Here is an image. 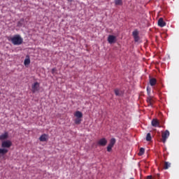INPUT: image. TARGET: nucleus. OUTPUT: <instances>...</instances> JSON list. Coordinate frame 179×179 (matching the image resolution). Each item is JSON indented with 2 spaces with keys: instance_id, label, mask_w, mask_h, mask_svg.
Returning <instances> with one entry per match:
<instances>
[{
  "instance_id": "nucleus-10",
  "label": "nucleus",
  "mask_w": 179,
  "mask_h": 179,
  "mask_svg": "<svg viewBox=\"0 0 179 179\" xmlns=\"http://www.w3.org/2000/svg\"><path fill=\"white\" fill-rule=\"evenodd\" d=\"M157 24L159 27H164L165 26H166V22L164 21V18H159L157 21Z\"/></svg>"
},
{
  "instance_id": "nucleus-3",
  "label": "nucleus",
  "mask_w": 179,
  "mask_h": 179,
  "mask_svg": "<svg viewBox=\"0 0 179 179\" xmlns=\"http://www.w3.org/2000/svg\"><path fill=\"white\" fill-rule=\"evenodd\" d=\"M146 102L148 103V107L153 108L154 107V103H155V100L153 96H149L146 99Z\"/></svg>"
},
{
  "instance_id": "nucleus-9",
  "label": "nucleus",
  "mask_w": 179,
  "mask_h": 179,
  "mask_svg": "<svg viewBox=\"0 0 179 179\" xmlns=\"http://www.w3.org/2000/svg\"><path fill=\"white\" fill-rule=\"evenodd\" d=\"M107 143L108 141L105 138L99 139L97 142V144L100 146H105L107 145Z\"/></svg>"
},
{
  "instance_id": "nucleus-6",
  "label": "nucleus",
  "mask_w": 179,
  "mask_h": 179,
  "mask_svg": "<svg viewBox=\"0 0 179 179\" xmlns=\"http://www.w3.org/2000/svg\"><path fill=\"white\" fill-rule=\"evenodd\" d=\"M170 136V132L168 130H166L164 133L162 134V141L163 143H165L166 142L167 138Z\"/></svg>"
},
{
  "instance_id": "nucleus-12",
  "label": "nucleus",
  "mask_w": 179,
  "mask_h": 179,
  "mask_svg": "<svg viewBox=\"0 0 179 179\" xmlns=\"http://www.w3.org/2000/svg\"><path fill=\"white\" fill-rule=\"evenodd\" d=\"M151 125L154 127H160V122L157 119H153L151 122Z\"/></svg>"
},
{
  "instance_id": "nucleus-7",
  "label": "nucleus",
  "mask_w": 179,
  "mask_h": 179,
  "mask_svg": "<svg viewBox=\"0 0 179 179\" xmlns=\"http://www.w3.org/2000/svg\"><path fill=\"white\" fill-rule=\"evenodd\" d=\"M132 36H133L135 42L139 41L140 38H139V32H138V29H134V31H133Z\"/></svg>"
},
{
  "instance_id": "nucleus-25",
  "label": "nucleus",
  "mask_w": 179,
  "mask_h": 179,
  "mask_svg": "<svg viewBox=\"0 0 179 179\" xmlns=\"http://www.w3.org/2000/svg\"><path fill=\"white\" fill-rule=\"evenodd\" d=\"M146 179H152V176H147Z\"/></svg>"
},
{
  "instance_id": "nucleus-17",
  "label": "nucleus",
  "mask_w": 179,
  "mask_h": 179,
  "mask_svg": "<svg viewBox=\"0 0 179 179\" xmlns=\"http://www.w3.org/2000/svg\"><path fill=\"white\" fill-rule=\"evenodd\" d=\"M114 93H115V96H120L123 94L122 91H120V90H117V89H115L114 90Z\"/></svg>"
},
{
  "instance_id": "nucleus-21",
  "label": "nucleus",
  "mask_w": 179,
  "mask_h": 179,
  "mask_svg": "<svg viewBox=\"0 0 179 179\" xmlns=\"http://www.w3.org/2000/svg\"><path fill=\"white\" fill-rule=\"evenodd\" d=\"M169 167H171V164L169 162H164V169L166 170L168 169Z\"/></svg>"
},
{
  "instance_id": "nucleus-26",
  "label": "nucleus",
  "mask_w": 179,
  "mask_h": 179,
  "mask_svg": "<svg viewBox=\"0 0 179 179\" xmlns=\"http://www.w3.org/2000/svg\"><path fill=\"white\" fill-rule=\"evenodd\" d=\"M55 71H56L55 69H52V73H54Z\"/></svg>"
},
{
  "instance_id": "nucleus-13",
  "label": "nucleus",
  "mask_w": 179,
  "mask_h": 179,
  "mask_svg": "<svg viewBox=\"0 0 179 179\" xmlns=\"http://www.w3.org/2000/svg\"><path fill=\"white\" fill-rule=\"evenodd\" d=\"M8 152V149H5L3 148H0V159H1V157L5 156Z\"/></svg>"
},
{
  "instance_id": "nucleus-8",
  "label": "nucleus",
  "mask_w": 179,
  "mask_h": 179,
  "mask_svg": "<svg viewBox=\"0 0 179 179\" xmlns=\"http://www.w3.org/2000/svg\"><path fill=\"white\" fill-rule=\"evenodd\" d=\"M107 41L108 43L113 44L116 42V36L114 35H108Z\"/></svg>"
},
{
  "instance_id": "nucleus-23",
  "label": "nucleus",
  "mask_w": 179,
  "mask_h": 179,
  "mask_svg": "<svg viewBox=\"0 0 179 179\" xmlns=\"http://www.w3.org/2000/svg\"><path fill=\"white\" fill-rule=\"evenodd\" d=\"M113 147L108 145L107 146V151L110 152L112 150Z\"/></svg>"
},
{
  "instance_id": "nucleus-27",
  "label": "nucleus",
  "mask_w": 179,
  "mask_h": 179,
  "mask_svg": "<svg viewBox=\"0 0 179 179\" xmlns=\"http://www.w3.org/2000/svg\"><path fill=\"white\" fill-rule=\"evenodd\" d=\"M157 177L159 178L160 177V174H157Z\"/></svg>"
},
{
  "instance_id": "nucleus-30",
  "label": "nucleus",
  "mask_w": 179,
  "mask_h": 179,
  "mask_svg": "<svg viewBox=\"0 0 179 179\" xmlns=\"http://www.w3.org/2000/svg\"><path fill=\"white\" fill-rule=\"evenodd\" d=\"M130 179H134V178H130Z\"/></svg>"
},
{
  "instance_id": "nucleus-14",
  "label": "nucleus",
  "mask_w": 179,
  "mask_h": 179,
  "mask_svg": "<svg viewBox=\"0 0 179 179\" xmlns=\"http://www.w3.org/2000/svg\"><path fill=\"white\" fill-rule=\"evenodd\" d=\"M48 140V135L43 134L41 137H39V141L41 142H45Z\"/></svg>"
},
{
  "instance_id": "nucleus-18",
  "label": "nucleus",
  "mask_w": 179,
  "mask_h": 179,
  "mask_svg": "<svg viewBox=\"0 0 179 179\" xmlns=\"http://www.w3.org/2000/svg\"><path fill=\"white\" fill-rule=\"evenodd\" d=\"M116 143V140L115 138H111L110 141V143L108 144L109 146L113 148L114 145Z\"/></svg>"
},
{
  "instance_id": "nucleus-2",
  "label": "nucleus",
  "mask_w": 179,
  "mask_h": 179,
  "mask_svg": "<svg viewBox=\"0 0 179 179\" xmlns=\"http://www.w3.org/2000/svg\"><path fill=\"white\" fill-rule=\"evenodd\" d=\"M74 116L76 117V120H74V123L76 124H80L82 122L81 118H83V115L80 111H76L74 113Z\"/></svg>"
},
{
  "instance_id": "nucleus-11",
  "label": "nucleus",
  "mask_w": 179,
  "mask_h": 179,
  "mask_svg": "<svg viewBox=\"0 0 179 179\" xmlns=\"http://www.w3.org/2000/svg\"><path fill=\"white\" fill-rule=\"evenodd\" d=\"M9 138V134L8 132H4V134L0 135V141H6Z\"/></svg>"
},
{
  "instance_id": "nucleus-5",
  "label": "nucleus",
  "mask_w": 179,
  "mask_h": 179,
  "mask_svg": "<svg viewBox=\"0 0 179 179\" xmlns=\"http://www.w3.org/2000/svg\"><path fill=\"white\" fill-rule=\"evenodd\" d=\"M40 90V83H38V82H35V83L32 85V93L38 92Z\"/></svg>"
},
{
  "instance_id": "nucleus-24",
  "label": "nucleus",
  "mask_w": 179,
  "mask_h": 179,
  "mask_svg": "<svg viewBox=\"0 0 179 179\" xmlns=\"http://www.w3.org/2000/svg\"><path fill=\"white\" fill-rule=\"evenodd\" d=\"M147 93H148V96L150 95V93H151V92H150V90H149V88L148 87H147Z\"/></svg>"
},
{
  "instance_id": "nucleus-22",
  "label": "nucleus",
  "mask_w": 179,
  "mask_h": 179,
  "mask_svg": "<svg viewBox=\"0 0 179 179\" xmlns=\"http://www.w3.org/2000/svg\"><path fill=\"white\" fill-rule=\"evenodd\" d=\"M144 153H145V149L143 148H140L139 152H138V155L139 156H142L143 155H144Z\"/></svg>"
},
{
  "instance_id": "nucleus-1",
  "label": "nucleus",
  "mask_w": 179,
  "mask_h": 179,
  "mask_svg": "<svg viewBox=\"0 0 179 179\" xmlns=\"http://www.w3.org/2000/svg\"><path fill=\"white\" fill-rule=\"evenodd\" d=\"M7 40L14 45H20L23 43V38L19 34L14 35V36H7Z\"/></svg>"
},
{
  "instance_id": "nucleus-19",
  "label": "nucleus",
  "mask_w": 179,
  "mask_h": 179,
  "mask_svg": "<svg viewBox=\"0 0 179 179\" xmlns=\"http://www.w3.org/2000/svg\"><path fill=\"white\" fill-rule=\"evenodd\" d=\"M146 141H152V136L150 133H148L145 138Z\"/></svg>"
},
{
  "instance_id": "nucleus-4",
  "label": "nucleus",
  "mask_w": 179,
  "mask_h": 179,
  "mask_svg": "<svg viewBox=\"0 0 179 179\" xmlns=\"http://www.w3.org/2000/svg\"><path fill=\"white\" fill-rule=\"evenodd\" d=\"M12 146V142L9 140H6L1 142V148L3 149H8Z\"/></svg>"
},
{
  "instance_id": "nucleus-20",
  "label": "nucleus",
  "mask_w": 179,
  "mask_h": 179,
  "mask_svg": "<svg viewBox=\"0 0 179 179\" xmlns=\"http://www.w3.org/2000/svg\"><path fill=\"white\" fill-rule=\"evenodd\" d=\"M122 0H115V5L116 6H122Z\"/></svg>"
},
{
  "instance_id": "nucleus-15",
  "label": "nucleus",
  "mask_w": 179,
  "mask_h": 179,
  "mask_svg": "<svg viewBox=\"0 0 179 179\" xmlns=\"http://www.w3.org/2000/svg\"><path fill=\"white\" fill-rule=\"evenodd\" d=\"M157 83V79H155L154 78H150L149 83H150V86L154 87L155 85H156Z\"/></svg>"
},
{
  "instance_id": "nucleus-28",
  "label": "nucleus",
  "mask_w": 179,
  "mask_h": 179,
  "mask_svg": "<svg viewBox=\"0 0 179 179\" xmlns=\"http://www.w3.org/2000/svg\"><path fill=\"white\" fill-rule=\"evenodd\" d=\"M69 1H70V2H72L73 0H68Z\"/></svg>"
},
{
  "instance_id": "nucleus-29",
  "label": "nucleus",
  "mask_w": 179,
  "mask_h": 179,
  "mask_svg": "<svg viewBox=\"0 0 179 179\" xmlns=\"http://www.w3.org/2000/svg\"><path fill=\"white\" fill-rule=\"evenodd\" d=\"M1 94V92H0V94Z\"/></svg>"
},
{
  "instance_id": "nucleus-16",
  "label": "nucleus",
  "mask_w": 179,
  "mask_h": 179,
  "mask_svg": "<svg viewBox=\"0 0 179 179\" xmlns=\"http://www.w3.org/2000/svg\"><path fill=\"white\" fill-rule=\"evenodd\" d=\"M30 63H31L30 57L29 55H27L25 60H24V65H25V66H27L29 65Z\"/></svg>"
}]
</instances>
